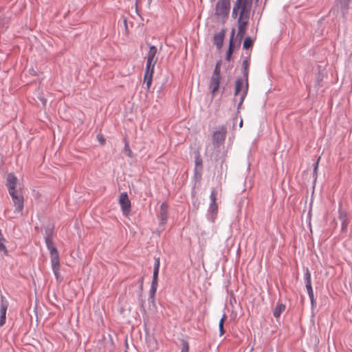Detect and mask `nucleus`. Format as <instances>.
<instances>
[{
  "mask_svg": "<svg viewBox=\"0 0 352 352\" xmlns=\"http://www.w3.org/2000/svg\"><path fill=\"white\" fill-rule=\"evenodd\" d=\"M242 6L239 15L245 16V19H249L250 10L252 5V0H241Z\"/></svg>",
  "mask_w": 352,
  "mask_h": 352,
  "instance_id": "13",
  "label": "nucleus"
},
{
  "mask_svg": "<svg viewBox=\"0 0 352 352\" xmlns=\"http://www.w3.org/2000/svg\"><path fill=\"white\" fill-rule=\"evenodd\" d=\"M119 204L123 214H127L131 211V201L129 199L128 195L126 192H122L119 198Z\"/></svg>",
  "mask_w": 352,
  "mask_h": 352,
  "instance_id": "6",
  "label": "nucleus"
},
{
  "mask_svg": "<svg viewBox=\"0 0 352 352\" xmlns=\"http://www.w3.org/2000/svg\"><path fill=\"white\" fill-rule=\"evenodd\" d=\"M45 245L50 252L51 263L60 261L59 254L57 248L53 243V240L45 241Z\"/></svg>",
  "mask_w": 352,
  "mask_h": 352,
  "instance_id": "8",
  "label": "nucleus"
},
{
  "mask_svg": "<svg viewBox=\"0 0 352 352\" xmlns=\"http://www.w3.org/2000/svg\"><path fill=\"white\" fill-rule=\"evenodd\" d=\"M221 80V75H212L209 82V88L212 94H214L219 89Z\"/></svg>",
  "mask_w": 352,
  "mask_h": 352,
  "instance_id": "15",
  "label": "nucleus"
},
{
  "mask_svg": "<svg viewBox=\"0 0 352 352\" xmlns=\"http://www.w3.org/2000/svg\"><path fill=\"white\" fill-rule=\"evenodd\" d=\"M351 0H339L338 6L340 8L341 13L343 17H346L348 14L349 5Z\"/></svg>",
  "mask_w": 352,
  "mask_h": 352,
  "instance_id": "19",
  "label": "nucleus"
},
{
  "mask_svg": "<svg viewBox=\"0 0 352 352\" xmlns=\"http://www.w3.org/2000/svg\"><path fill=\"white\" fill-rule=\"evenodd\" d=\"M125 352H128V351H125Z\"/></svg>",
  "mask_w": 352,
  "mask_h": 352,
  "instance_id": "46",
  "label": "nucleus"
},
{
  "mask_svg": "<svg viewBox=\"0 0 352 352\" xmlns=\"http://www.w3.org/2000/svg\"><path fill=\"white\" fill-rule=\"evenodd\" d=\"M320 157H319V158L318 159V160H317L316 162H315L314 163V164H313V166H314V168L315 170H318V164H319V160H320Z\"/></svg>",
  "mask_w": 352,
  "mask_h": 352,
  "instance_id": "38",
  "label": "nucleus"
},
{
  "mask_svg": "<svg viewBox=\"0 0 352 352\" xmlns=\"http://www.w3.org/2000/svg\"><path fill=\"white\" fill-rule=\"evenodd\" d=\"M221 60L217 62L212 74H215V76L221 75Z\"/></svg>",
  "mask_w": 352,
  "mask_h": 352,
  "instance_id": "32",
  "label": "nucleus"
},
{
  "mask_svg": "<svg viewBox=\"0 0 352 352\" xmlns=\"http://www.w3.org/2000/svg\"><path fill=\"white\" fill-rule=\"evenodd\" d=\"M306 289H307L309 299L311 300V303L313 305L314 303L315 302V299H314V291H313L312 286L307 287Z\"/></svg>",
  "mask_w": 352,
  "mask_h": 352,
  "instance_id": "31",
  "label": "nucleus"
},
{
  "mask_svg": "<svg viewBox=\"0 0 352 352\" xmlns=\"http://www.w3.org/2000/svg\"><path fill=\"white\" fill-rule=\"evenodd\" d=\"M338 213L339 219L341 221L342 223L341 231L342 232H345L347 230V227L349 224V214L346 210H342L341 203L339 204Z\"/></svg>",
  "mask_w": 352,
  "mask_h": 352,
  "instance_id": "10",
  "label": "nucleus"
},
{
  "mask_svg": "<svg viewBox=\"0 0 352 352\" xmlns=\"http://www.w3.org/2000/svg\"><path fill=\"white\" fill-rule=\"evenodd\" d=\"M234 34H235V30L232 29V31H231V34H230V41H229L228 50V51L226 52V59L228 61H230L231 60L232 54L233 53L234 50V44H233V40H234Z\"/></svg>",
  "mask_w": 352,
  "mask_h": 352,
  "instance_id": "17",
  "label": "nucleus"
},
{
  "mask_svg": "<svg viewBox=\"0 0 352 352\" xmlns=\"http://www.w3.org/2000/svg\"><path fill=\"white\" fill-rule=\"evenodd\" d=\"M168 217V206L165 202H163L160 206V212L158 214L160 224L162 226L165 225L167 223Z\"/></svg>",
  "mask_w": 352,
  "mask_h": 352,
  "instance_id": "14",
  "label": "nucleus"
},
{
  "mask_svg": "<svg viewBox=\"0 0 352 352\" xmlns=\"http://www.w3.org/2000/svg\"><path fill=\"white\" fill-rule=\"evenodd\" d=\"M195 174H196L199 168L200 170H201V168H202V160L200 157V154L199 152H197V155H195Z\"/></svg>",
  "mask_w": 352,
  "mask_h": 352,
  "instance_id": "28",
  "label": "nucleus"
},
{
  "mask_svg": "<svg viewBox=\"0 0 352 352\" xmlns=\"http://www.w3.org/2000/svg\"><path fill=\"white\" fill-rule=\"evenodd\" d=\"M225 34V29H222L219 33L214 35V44L218 50H220L223 46Z\"/></svg>",
  "mask_w": 352,
  "mask_h": 352,
  "instance_id": "16",
  "label": "nucleus"
},
{
  "mask_svg": "<svg viewBox=\"0 0 352 352\" xmlns=\"http://www.w3.org/2000/svg\"><path fill=\"white\" fill-rule=\"evenodd\" d=\"M8 302L6 297L1 295V307H0V327H2L6 323V311L8 307Z\"/></svg>",
  "mask_w": 352,
  "mask_h": 352,
  "instance_id": "11",
  "label": "nucleus"
},
{
  "mask_svg": "<svg viewBox=\"0 0 352 352\" xmlns=\"http://www.w3.org/2000/svg\"><path fill=\"white\" fill-rule=\"evenodd\" d=\"M45 230V241L53 240V236L54 234V226L52 223H48L47 225L44 226Z\"/></svg>",
  "mask_w": 352,
  "mask_h": 352,
  "instance_id": "18",
  "label": "nucleus"
},
{
  "mask_svg": "<svg viewBox=\"0 0 352 352\" xmlns=\"http://www.w3.org/2000/svg\"><path fill=\"white\" fill-rule=\"evenodd\" d=\"M17 182L18 179L13 173L8 174L6 186L8 188L9 194L17 192L16 190Z\"/></svg>",
  "mask_w": 352,
  "mask_h": 352,
  "instance_id": "9",
  "label": "nucleus"
},
{
  "mask_svg": "<svg viewBox=\"0 0 352 352\" xmlns=\"http://www.w3.org/2000/svg\"><path fill=\"white\" fill-rule=\"evenodd\" d=\"M144 80L146 82L147 89L148 90L152 84L153 76H144Z\"/></svg>",
  "mask_w": 352,
  "mask_h": 352,
  "instance_id": "33",
  "label": "nucleus"
},
{
  "mask_svg": "<svg viewBox=\"0 0 352 352\" xmlns=\"http://www.w3.org/2000/svg\"><path fill=\"white\" fill-rule=\"evenodd\" d=\"M243 126V120H241L239 122V127H242Z\"/></svg>",
  "mask_w": 352,
  "mask_h": 352,
  "instance_id": "43",
  "label": "nucleus"
},
{
  "mask_svg": "<svg viewBox=\"0 0 352 352\" xmlns=\"http://www.w3.org/2000/svg\"><path fill=\"white\" fill-rule=\"evenodd\" d=\"M252 45H253V41L252 40V38L250 36H247L243 41V47L245 50H248L250 47H252Z\"/></svg>",
  "mask_w": 352,
  "mask_h": 352,
  "instance_id": "30",
  "label": "nucleus"
},
{
  "mask_svg": "<svg viewBox=\"0 0 352 352\" xmlns=\"http://www.w3.org/2000/svg\"><path fill=\"white\" fill-rule=\"evenodd\" d=\"M237 23H238L237 37H239V38L240 40H241L244 36L246 26L248 23V19H245V16L239 15L238 20H237Z\"/></svg>",
  "mask_w": 352,
  "mask_h": 352,
  "instance_id": "12",
  "label": "nucleus"
},
{
  "mask_svg": "<svg viewBox=\"0 0 352 352\" xmlns=\"http://www.w3.org/2000/svg\"><path fill=\"white\" fill-rule=\"evenodd\" d=\"M148 45L149 46V50L147 54V60L151 61H156L157 58L155 59V57L157 52V49L155 45H151V44L148 43Z\"/></svg>",
  "mask_w": 352,
  "mask_h": 352,
  "instance_id": "20",
  "label": "nucleus"
},
{
  "mask_svg": "<svg viewBox=\"0 0 352 352\" xmlns=\"http://www.w3.org/2000/svg\"><path fill=\"white\" fill-rule=\"evenodd\" d=\"M156 61H151L146 60L144 76H153L154 73V67Z\"/></svg>",
  "mask_w": 352,
  "mask_h": 352,
  "instance_id": "22",
  "label": "nucleus"
},
{
  "mask_svg": "<svg viewBox=\"0 0 352 352\" xmlns=\"http://www.w3.org/2000/svg\"><path fill=\"white\" fill-rule=\"evenodd\" d=\"M215 1V0H210V1H211V2H213V1Z\"/></svg>",
  "mask_w": 352,
  "mask_h": 352,
  "instance_id": "45",
  "label": "nucleus"
},
{
  "mask_svg": "<svg viewBox=\"0 0 352 352\" xmlns=\"http://www.w3.org/2000/svg\"><path fill=\"white\" fill-rule=\"evenodd\" d=\"M285 305L281 302H278L273 310V316L275 318H278L280 314L285 311Z\"/></svg>",
  "mask_w": 352,
  "mask_h": 352,
  "instance_id": "23",
  "label": "nucleus"
},
{
  "mask_svg": "<svg viewBox=\"0 0 352 352\" xmlns=\"http://www.w3.org/2000/svg\"><path fill=\"white\" fill-rule=\"evenodd\" d=\"M45 245L50 252L51 263L60 261L59 254L57 248L53 243V240L45 241Z\"/></svg>",
  "mask_w": 352,
  "mask_h": 352,
  "instance_id": "7",
  "label": "nucleus"
},
{
  "mask_svg": "<svg viewBox=\"0 0 352 352\" xmlns=\"http://www.w3.org/2000/svg\"><path fill=\"white\" fill-rule=\"evenodd\" d=\"M313 175H314V177H315V179H316L317 175H318V170H315V169L314 168V170H313Z\"/></svg>",
  "mask_w": 352,
  "mask_h": 352,
  "instance_id": "40",
  "label": "nucleus"
},
{
  "mask_svg": "<svg viewBox=\"0 0 352 352\" xmlns=\"http://www.w3.org/2000/svg\"><path fill=\"white\" fill-rule=\"evenodd\" d=\"M11 197L15 208V212H21L23 210L24 207V197L22 194L15 192L11 194H9Z\"/></svg>",
  "mask_w": 352,
  "mask_h": 352,
  "instance_id": "5",
  "label": "nucleus"
},
{
  "mask_svg": "<svg viewBox=\"0 0 352 352\" xmlns=\"http://www.w3.org/2000/svg\"><path fill=\"white\" fill-rule=\"evenodd\" d=\"M210 202L207 212V219L214 223L218 214V206L217 204V192L212 189L210 195Z\"/></svg>",
  "mask_w": 352,
  "mask_h": 352,
  "instance_id": "3",
  "label": "nucleus"
},
{
  "mask_svg": "<svg viewBox=\"0 0 352 352\" xmlns=\"http://www.w3.org/2000/svg\"><path fill=\"white\" fill-rule=\"evenodd\" d=\"M241 70L245 80V85H248V60L247 59L243 60Z\"/></svg>",
  "mask_w": 352,
  "mask_h": 352,
  "instance_id": "24",
  "label": "nucleus"
},
{
  "mask_svg": "<svg viewBox=\"0 0 352 352\" xmlns=\"http://www.w3.org/2000/svg\"><path fill=\"white\" fill-rule=\"evenodd\" d=\"M52 269L53 271V273L56 278L57 280H58L60 274V261L53 262L51 263Z\"/></svg>",
  "mask_w": 352,
  "mask_h": 352,
  "instance_id": "25",
  "label": "nucleus"
},
{
  "mask_svg": "<svg viewBox=\"0 0 352 352\" xmlns=\"http://www.w3.org/2000/svg\"><path fill=\"white\" fill-rule=\"evenodd\" d=\"M242 6L241 5V0H236L235 3H234L233 9L234 10L241 11Z\"/></svg>",
  "mask_w": 352,
  "mask_h": 352,
  "instance_id": "35",
  "label": "nucleus"
},
{
  "mask_svg": "<svg viewBox=\"0 0 352 352\" xmlns=\"http://www.w3.org/2000/svg\"><path fill=\"white\" fill-rule=\"evenodd\" d=\"M245 82L244 78H237L235 81V89H234V96H237L241 91H243L245 85H243Z\"/></svg>",
  "mask_w": 352,
  "mask_h": 352,
  "instance_id": "21",
  "label": "nucleus"
},
{
  "mask_svg": "<svg viewBox=\"0 0 352 352\" xmlns=\"http://www.w3.org/2000/svg\"><path fill=\"white\" fill-rule=\"evenodd\" d=\"M124 151H126V153L127 155H128L129 157H131V153H132V152H131V149H130V147H129V143H128V142H126V141L125 142V144H124Z\"/></svg>",
  "mask_w": 352,
  "mask_h": 352,
  "instance_id": "36",
  "label": "nucleus"
},
{
  "mask_svg": "<svg viewBox=\"0 0 352 352\" xmlns=\"http://www.w3.org/2000/svg\"><path fill=\"white\" fill-rule=\"evenodd\" d=\"M238 10H232V18H236L237 15H238Z\"/></svg>",
  "mask_w": 352,
  "mask_h": 352,
  "instance_id": "39",
  "label": "nucleus"
},
{
  "mask_svg": "<svg viewBox=\"0 0 352 352\" xmlns=\"http://www.w3.org/2000/svg\"><path fill=\"white\" fill-rule=\"evenodd\" d=\"M303 279H304V282H305L306 287L312 286L311 285V272L308 267H306L305 269Z\"/></svg>",
  "mask_w": 352,
  "mask_h": 352,
  "instance_id": "26",
  "label": "nucleus"
},
{
  "mask_svg": "<svg viewBox=\"0 0 352 352\" xmlns=\"http://www.w3.org/2000/svg\"><path fill=\"white\" fill-rule=\"evenodd\" d=\"M40 100L42 101V102H43V105H45V103H46V102H47V101H46V99H45V98H41Z\"/></svg>",
  "mask_w": 352,
  "mask_h": 352,
  "instance_id": "41",
  "label": "nucleus"
},
{
  "mask_svg": "<svg viewBox=\"0 0 352 352\" xmlns=\"http://www.w3.org/2000/svg\"><path fill=\"white\" fill-rule=\"evenodd\" d=\"M139 285H140V291H142L143 289V283H144V277H140L138 280Z\"/></svg>",
  "mask_w": 352,
  "mask_h": 352,
  "instance_id": "37",
  "label": "nucleus"
},
{
  "mask_svg": "<svg viewBox=\"0 0 352 352\" xmlns=\"http://www.w3.org/2000/svg\"><path fill=\"white\" fill-rule=\"evenodd\" d=\"M226 319V315L224 314L222 316V318L220 319L219 322V335L221 336L224 334L225 331L223 329V323L225 320Z\"/></svg>",
  "mask_w": 352,
  "mask_h": 352,
  "instance_id": "29",
  "label": "nucleus"
},
{
  "mask_svg": "<svg viewBox=\"0 0 352 352\" xmlns=\"http://www.w3.org/2000/svg\"><path fill=\"white\" fill-rule=\"evenodd\" d=\"M248 85H245L243 93L241 95L240 100H239V102L238 105H237V111H238L241 108L243 102V101H244V100H245V97H246V96L248 94Z\"/></svg>",
  "mask_w": 352,
  "mask_h": 352,
  "instance_id": "27",
  "label": "nucleus"
},
{
  "mask_svg": "<svg viewBox=\"0 0 352 352\" xmlns=\"http://www.w3.org/2000/svg\"><path fill=\"white\" fill-rule=\"evenodd\" d=\"M100 142L102 144H104L105 141H104V140L102 138H101L100 139Z\"/></svg>",
  "mask_w": 352,
  "mask_h": 352,
  "instance_id": "42",
  "label": "nucleus"
},
{
  "mask_svg": "<svg viewBox=\"0 0 352 352\" xmlns=\"http://www.w3.org/2000/svg\"><path fill=\"white\" fill-rule=\"evenodd\" d=\"M215 16L225 21L228 19L230 10V0H219L215 6Z\"/></svg>",
  "mask_w": 352,
  "mask_h": 352,
  "instance_id": "2",
  "label": "nucleus"
},
{
  "mask_svg": "<svg viewBox=\"0 0 352 352\" xmlns=\"http://www.w3.org/2000/svg\"><path fill=\"white\" fill-rule=\"evenodd\" d=\"M124 23L126 26V19H124Z\"/></svg>",
  "mask_w": 352,
  "mask_h": 352,
  "instance_id": "44",
  "label": "nucleus"
},
{
  "mask_svg": "<svg viewBox=\"0 0 352 352\" xmlns=\"http://www.w3.org/2000/svg\"><path fill=\"white\" fill-rule=\"evenodd\" d=\"M160 258H155V263L153 272V279L151 282V288L149 290L148 301L152 304L155 302V295L158 286V275L160 270Z\"/></svg>",
  "mask_w": 352,
  "mask_h": 352,
  "instance_id": "1",
  "label": "nucleus"
},
{
  "mask_svg": "<svg viewBox=\"0 0 352 352\" xmlns=\"http://www.w3.org/2000/svg\"><path fill=\"white\" fill-rule=\"evenodd\" d=\"M182 348L180 352H188L189 351V344L187 341L182 340Z\"/></svg>",
  "mask_w": 352,
  "mask_h": 352,
  "instance_id": "34",
  "label": "nucleus"
},
{
  "mask_svg": "<svg viewBox=\"0 0 352 352\" xmlns=\"http://www.w3.org/2000/svg\"><path fill=\"white\" fill-rule=\"evenodd\" d=\"M226 134L227 128L223 125L219 126V130L213 133L212 140L215 147L219 148L221 145L223 144L226 138Z\"/></svg>",
  "mask_w": 352,
  "mask_h": 352,
  "instance_id": "4",
  "label": "nucleus"
}]
</instances>
